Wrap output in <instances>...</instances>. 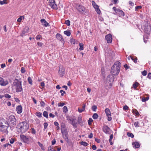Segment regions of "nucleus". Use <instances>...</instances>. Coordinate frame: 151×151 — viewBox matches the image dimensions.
<instances>
[{
  "mask_svg": "<svg viewBox=\"0 0 151 151\" xmlns=\"http://www.w3.org/2000/svg\"><path fill=\"white\" fill-rule=\"evenodd\" d=\"M121 67V63L119 61L116 62L111 67V73L114 76L118 75L120 72Z\"/></svg>",
  "mask_w": 151,
  "mask_h": 151,
  "instance_id": "obj_1",
  "label": "nucleus"
},
{
  "mask_svg": "<svg viewBox=\"0 0 151 151\" xmlns=\"http://www.w3.org/2000/svg\"><path fill=\"white\" fill-rule=\"evenodd\" d=\"M13 86L15 87V89L17 92L22 91V81L20 79H15L13 83Z\"/></svg>",
  "mask_w": 151,
  "mask_h": 151,
  "instance_id": "obj_2",
  "label": "nucleus"
},
{
  "mask_svg": "<svg viewBox=\"0 0 151 151\" xmlns=\"http://www.w3.org/2000/svg\"><path fill=\"white\" fill-rule=\"evenodd\" d=\"M20 132L22 133H25L29 129L28 124L26 122H23L20 123L18 126Z\"/></svg>",
  "mask_w": 151,
  "mask_h": 151,
  "instance_id": "obj_3",
  "label": "nucleus"
},
{
  "mask_svg": "<svg viewBox=\"0 0 151 151\" xmlns=\"http://www.w3.org/2000/svg\"><path fill=\"white\" fill-rule=\"evenodd\" d=\"M151 25L150 22L147 21H145L143 27L142 29H143L145 32L150 35L151 31Z\"/></svg>",
  "mask_w": 151,
  "mask_h": 151,
  "instance_id": "obj_4",
  "label": "nucleus"
},
{
  "mask_svg": "<svg viewBox=\"0 0 151 151\" xmlns=\"http://www.w3.org/2000/svg\"><path fill=\"white\" fill-rule=\"evenodd\" d=\"M8 122L10 127H14L16 124V119L13 115L10 116L8 118Z\"/></svg>",
  "mask_w": 151,
  "mask_h": 151,
  "instance_id": "obj_5",
  "label": "nucleus"
},
{
  "mask_svg": "<svg viewBox=\"0 0 151 151\" xmlns=\"http://www.w3.org/2000/svg\"><path fill=\"white\" fill-rule=\"evenodd\" d=\"M9 122L7 121L4 119L2 120L1 122H0V127L3 128V131H5L7 130V128L9 127H10Z\"/></svg>",
  "mask_w": 151,
  "mask_h": 151,
  "instance_id": "obj_6",
  "label": "nucleus"
},
{
  "mask_svg": "<svg viewBox=\"0 0 151 151\" xmlns=\"http://www.w3.org/2000/svg\"><path fill=\"white\" fill-rule=\"evenodd\" d=\"M20 138L22 141L27 144H29L30 143V139L31 138L30 136H26L22 134L20 135Z\"/></svg>",
  "mask_w": 151,
  "mask_h": 151,
  "instance_id": "obj_7",
  "label": "nucleus"
},
{
  "mask_svg": "<svg viewBox=\"0 0 151 151\" xmlns=\"http://www.w3.org/2000/svg\"><path fill=\"white\" fill-rule=\"evenodd\" d=\"M49 5L50 7L54 9H57V5L55 4V1L54 0H49Z\"/></svg>",
  "mask_w": 151,
  "mask_h": 151,
  "instance_id": "obj_8",
  "label": "nucleus"
},
{
  "mask_svg": "<svg viewBox=\"0 0 151 151\" xmlns=\"http://www.w3.org/2000/svg\"><path fill=\"white\" fill-rule=\"evenodd\" d=\"M76 8L79 12L82 14L85 12L86 9L85 8L81 5H77Z\"/></svg>",
  "mask_w": 151,
  "mask_h": 151,
  "instance_id": "obj_9",
  "label": "nucleus"
},
{
  "mask_svg": "<svg viewBox=\"0 0 151 151\" xmlns=\"http://www.w3.org/2000/svg\"><path fill=\"white\" fill-rule=\"evenodd\" d=\"M103 131L106 134H109L110 129L106 125L104 124L102 127Z\"/></svg>",
  "mask_w": 151,
  "mask_h": 151,
  "instance_id": "obj_10",
  "label": "nucleus"
},
{
  "mask_svg": "<svg viewBox=\"0 0 151 151\" xmlns=\"http://www.w3.org/2000/svg\"><path fill=\"white\" fill-rule=\"evenodd\" d=\"M106 40L107 41V42L110 43L112 42V35L109 34L106 35L105 36Z\"/></svg>",
  "mask_w": 151,
  "mask_h": 151,
  "instance_id": "obj_11",
  "label": "nucleus"
},
{
  "mask_svg": "<svg viewBox=\"0 0 151 151\" xmlns=\"http://www.w3.org/2000/svg\"><path fill=\"white\" fill-rule=\"evenodd\" d=\"M9 83L7 80L4 81V79L0 77V85L3 86H6Z\"/></svg>",
  "mask_w": 151,
  "mask_h": 151,
  "instance_id": "obj_12",
  "label": "nucleus"
},
{
  "mask_svg": "<svg viewBox=\"0 0 151 151\" xmlns=\"http://www.w3.org/2000/svg\"><path fill=\"white\" fill-rule=\"evenodd\" d=\"M59 74L61 77L63 76L65 73V69L64 68H60L58 71Z\"/></svg>",
  "mask_w": 151,
  "mask_h": 151,
  "instance_id": "obj_13",
  "label": "nucleus"
},
{
  "mask_svg": "<svg viewBox=\"0 0 151 151\" xmlns=\"http://www.w3.org/2000/svg\"><path fill=\"white\" fill-rule=\"evenodd\" d=\"M114 14H115L119 15L120 17L121 16L124 17V12L122 10L119 9L117 10L116 13H114Z\"/></svg>",
  "mask_w": 151,
  "mask_h": 151,
  "instance_id": "obj_14",
  "label": "nucleus"
},
{
  "mask_svg": "<svg viewBox=\"0 0 151 151\" xmlns=\"http://www.w3.org/2000/svg\"><path fill=\"white\" fill-rule=\"evenodd\" d=\"M57 38L62 42H64V40L60 34L58 33L56 35Z\"/></svg>",
  "mask_w": 151,
  "mask_h": 151,
  "instance_id": "obj_15",
  "label": "nucleus"
},
{
  "mask_svg": "<svg viewBox=\"0 0 151 151\" xmlns=\"http://www.w3.org/2000/svg\"><path fill=\"white\" fill-rule=\"evenodd\" d=\"M76 119H73L71 121V124L73 126V127L75 129L77 127V122L76 121Z\"/></svg>",
  "mask_w": 151,
  "mask_h": 151,
  "instance_id": "obj_16",
  "label": "nucleus"
},
{
  "mask_svg": "<svg viewBox=\"0 0 151 151\" xmlns=\"http://www.w3.org/2000/svg\"><path fill=\"white\" fill-rule=\"evenodd\" d=\"M64 131H63L62 130L61 131V133L62 134V136L63 138L65 139V138H66L68 137V132L65 131V130H64Z\"/></svg>",
  "mask_w": 151,
  "mask_h": 151,
  "instance_id": "obj_17",
  "label": "nucleus"
},
{
  "mask_svg": "<svg viewBox=\"0 0 151 151\" xmlns=\"http://www.w3.org/2000/svg\"><path fill=\"white\" fill-rule=\"evenodd\" d=\"M29 28L26 27L23 30L22 33L21 34V36L23 37L25 35V34L28 32Z\"/></svg>",
  "mask_w": 151,
  "mask_h": 151,
  "instance_id": "obj_18",
  "label": "nucleus"
},
{
  "mask_svg": "<svg viewBox=\"0 0 151 151\" xmlns=\"http://www.w3.org/2000/svg\"><path fill=\"white\" fill-rule=\"evenodd\" d=\"M16 110L18 114H20L22 112V106L21 105H19L17 106L16 108Z\"/></svg>",
  "mask_w": 151,
  "mask_h": 151,
  "instance_id": "obj_19",
  "label": "nucleus"
},
{
  "mask_svg": "<svg viewBox=\"0 0 151 151\" xmlns=\"http://www.w3.org/2000/svg\"><path fill=\"white\" fill-rule=\"evenodd\" d=\"M40 22L45 27L50 26L49 24L46 22L45 19H41L40 20Z\"/></svg>",
  "mask_w": 151,
  "mask_h": 151,
  "instance_id": "obj_20",
  "label": "nucleus"
},
{
  "mask_svg": "<svg viewBox=\"0 0 151 151\" xmlns=\"http://www.w3.org/2000/svg\"><path fill=\"white\" fill-rule=\"evenodd\" d=\"M132 145H134L133 147H134L135 148H138L140 147V144L137 142H133L132 143Z\"/></svg>",
  "mask_w": 151,
  "mask_h": 151,
  "instance_id": "obj_21",
  "label": "nucleus"
},
{
  "mask_svg": "<svg viewBox=\"0 0 151 151\" xmlns=\"http://www.w3.org/2000/svg\"><path fill=\"white\" fill-rule=\"evenodd\" d=\"M105 112L106 114V115L107 116H111V113L109 109V108H106L105 109Z\"/></svg>",
  "mask_w": 151,
  "mask_h": 151,
  "instance_id": "obj_22",
  "label": "nucleus"
},
{
  "mask_svg": "<svg viewBox=\"0 0 151 151\" xmlns=\"http://www.w3.org/2000/svg\"><path fill=\"white\" fill-rule=\"evenodd\" d=\"M140 85L139 83L137 82H135V83L133 84L132 86L133 88L135 90H138L139 89H137V87Z\"/></svg>",
  "mask_w": 151,
  "mask_h": 151,
  "instance_id": "obj_23",
  "label": "nucleus"
},
{
  "mask_svg": "<svg viewBox=\"0 0 151 151\" xmlns=\"http://www.w3.org/2000/svg\"><path fill=\"white\" fill-rule=\"evenodd\" d=\"M113 77V75H109L107 76V79H108V80L110 82L113 81L114 79Z\"/></svg>",
  "mask_w": 151,
  "mask_h": 151,
  "instance_id": "obj_24",
  "label": "nucleus"
},
{
  "mask_svg": "<svg viewBox=\"0 0 151 151\" xmlns=\"http://www.w3.org/2000/svg\"><path fill=\"white\" fill-rule=\"evenodd\" d=\"M64 33L68 36H69L71 35V33L69 30L65 31L64 32Z\"/></svg>",
  "mask_w": 151,
  "mask_h": 151,
  "instance_id": "obj_25",
  "label": "nucleus"
},
{
  "mask_svg": "<svg viewBox=\"0 0 151 151\" xmlns=\"http://www.w3.org/2000/svg\"><path fill=\"white\" fill-rule=\"evenodd\" d=\"M92 5L93 6V7L95 9H97L98 8V7H99V6L98 5H97L95 2L94 1H92Z\"/></svg>",
  "mask_w": 151,
  "mask_h": 151,
  "instance_id": "obj_26",
  "label": "nucleus"
},
{
  "mask_svg": "<svg viewBox=\"0 0 151 151\" xmlns=\"http://www.w3.org/2000/svg\"><path fill=\"white\" fill-rule=\"evenodd\" d=\"M131 59L135 63H137V58L135 56L134 57H131Z\"/></svg>",
  "mask_w": 151,
  "mask_h": 151,
  "instance_id": "obj_27",
  "label": "nucleus"
},
{
  "mask_svg": "<svg viewBox=\"0 0 151 151\" xmlns=\"http://www.w3.org/2000/svg\"><path fill=\"white\" fill-rule=\"evenodd\" d=\"M43 115L46 118L48 119V113L47 111H44L43 112Z\"/></svg>",
  "mask_w": 151,
  "mask_h": 151,
  "instance_id": "obj_28",
  "label": "nucleus"
},
{
  "mask_svg": "<svg viewBox=\"0 0 151 151\" xmlns=\"http://www.w3.org/2000/svg\"><path fill=\"white\" fill-rule=\"evenodd\" d=\"M48 151H56L53 148V146H49L48 147Z\"/></svg>",
  "mask_w": 151,
  "mask_h": 151,
  "instance_id": "obj_29",
  "label": "nucleus"
},
{
  "mask_svg": "<svg viewBox=\"0 0 151 151\" xmlns=\"http://www.w3.org/2000/svg\"><path fill=\"white\" fill-rule=\"evenodd\" d=\"M132 113L133 114H134L136 115V116H138L139 115L138 111L136 109L132 110Z\"/></svg>",
  "mask_w": 151,
  "mask_h": 151,
  "instance_id": "obj_30",
  "label": "nucleus"
},
{
  "mask_svg": "<svg viewBox=\"0 0 151 151\" xmlns=\"http://www.w3.org/2000/svg\"><path fill=\"white\" fill-rule=\"evenodd\" d=\"M36 114L39 118H41L42 117V114L40 112H37L36 113Z\"/></svg>",
  "mask_w": 151,
  "mask_h": 151,
  "instance_id": "obj_31",
  "label": "nucleus"
},
{
  "mask_svg": "<svg viewBox=\"0 0 151 151\" xmlns=\"http://www.w3.org/2000/svg\"><path fill=\"white\" fill-rule=\"evenodd\" d=\"M38 144L42 150H45V147L42 144L40 143V142H38Z\"/></svg>",
  "mask_w": 151,
  "mask_h": 151,
  "instance_id": "obj_32",
  "label": "nucleus"
},
{
  "mask_svg": "<svg viewBox=\"0 0 151 151\" xmlns=\"http://www.w3.org/2000/svg\"><path fill=\"white\" fill-rule=\"evenodd\" d=\"M99 116L97 114L94 113L92 116V117L94 119H97L98 117Z\"/></svg>",
  "mask_w": 151,
  "mask_h": 151,
  "instance_id": "obj_33",
  "label": "nucleus"
},
{
  "mask_svg": "<svg viewBox=\"0 0 151 151\" xmlns=\"http://www.w3.org/2000/svg\"><path fill=\"white\" fill-rule=\"evenodd\" d=\"M78 123L80 124L82 122V118L81 116H79L78 118Z\"/></svg>",
  "mask_w": 151,
  "mask_h": 151,
  "instance_id": "obj_34",
  "label": "nucleus"
},
{
  "mask_svg": "<svg viewBox=\"0 0 151 151\" xmlns=\"http://www.w3.org/2000/svg\"><path fill=\"white\" fill-rule=\"evenodd\" d=\"M27 80L29 84L32 85V81L30 77H28Z\"/></svg>",
  "mask_w": 151,
  "mask_h": 151,
  "instance_id": "obj_35",
  "label": "nucleus"
},
{
  "mask_svg": "<svg viewBox=\"0 0 151 151\" xmlns=\"http://www.w3.org/2000/svg\"><path fill=\"white\" fill-rule=\"evenodd\" d=\"M79 46H80L79 50H82L83 49V43H79Z\"/></svg>",
  "mask_w": 151,
  "mask_h": 151,
  "instance_id": "obj_36",
  "label": "nucleus"
},
{
  "mask_svg": "<svg viewBox=\"0 0 151 151\" xmlns=\"http://www.w3.org/2000/svg\"><path fill=\"white\" fill-rule=\"evenodd\" d=\"M80 144L81 145H83L85 147L87 146L88 145V143L87 142L83 141L81 142Z\"/></svg>",
  "mask_w": 151,
  "mask_h": 151,
  "instance_id": "obj_37",
  "label": "nucleus"
},
{
  "mask_svg": "<svg viewBox=\"0 0 151 151\" xmlns=\"http://www.w3.org/2000/svg\"><path fill=\"white\" fill-rule=\"evenodd\" d=\"M7 2L6 0H4L3 1H0V4L3 5L4 4H7Z\"/></svg>",
  "mask_w": 151,
  "mask_h": 151,
  "instance_id": "obj_38",
  "label": "nucleus"
},
{
  "mask_svg": "<svg viewBox=\"0 0 151 151\" xmlns=\"http://www.w3.org/2000/svg\"><path fill=\"white\" fill-rule=\"evenodd\" d=\"M127 135L128 137H131L132 138H133L134 137V135L132 133L129 132H128L127 133Z\"/></svg>",
  "mask_w": 151,
  "mask_h": 151,
  "instance_id": "obj_39",
  "label": "nucleus"
},
{
  "mask_svg": "<svg viewBox=\"0 0 151 151\" xmlns=\"http://www.w3.org/2000/svg\"><path fill=\"white\" fill-rule=\"evenodd\" d=\"M63 112L64 113H66L68 111L67 108L66 106H64L63 108Z\"/></svg>",
  "mask_w": 151,
  "mask_h": 151,
  "instance_id": "obj_40",
  "label": "nucleus"
},
{
  "mask_svg": "<svg viewBox=\"0 0 151 151\" xmlns=\"http://www.w3.org/2000/svg\"><path fill=\"white\" fill-rule=\"evenodd\" d=\"M65 24H66L68 26H69L70 25V21L69 20H66Z\"/></svg>",
  "mask_w": 151,
  "mask_h": 151,
  "instance_id": "obj_41",
  "label": "nucleus"
},
{
  "mask_svg": "<svg viewBox=\"0 0 151 151\" xmlns=\"http://www.w3.org/2000/svg\"><path fill=\"white\" fill-rule=\"evenodd\" d=\"M24 18V16H20L19 18L17 19V21L18 22H20L22 20V19Z\"/></svg>",
  "mask_w": 151,
  "mask_h": 151,
  "instance_id": "obj_42",
  "label": "nucleus"
},
{
  "mask_svg": "<svg viewBox=\"0 0 151 151\" xmlns=\"http://www.w3.org/2000/svg\"><path fill=\"white\" fill-rule=\"evenodd\" d=\"M93 121V119L91 118H90L88 120V123L89 125H91L92 124V122Z\"/></svg>",
  "mask_w": 151,
  "mask_h": 151,
  "instance_id": "obj_43",
  "label": "nucleus"
},
{
  "mask_svg": "<svg viewBox=\"0 0 151 151\" xmlns=\"http://www.w3.org/2000/svg\"><path fill=\"white\" fill-rule=\"evenodd\" d=\"M97 107L96 105H93L92 107V109L93 111H95L97 109Z\"/></svg>",
  "mask_w": 151,
  "mask_h": 151,
  "instance_id": "obj_44",
  "label": "nucleus"
},
{
  "mask_svg": "<svg viewBox=\"0 0 151 151\" xmlns=\"http://www.w3.org/2000/svg\"><path fill=\"white\" fill-rule=\"evenodd\" d=\"M36 131L34 128H31V133L33 134H36Z\"/></svg>",
  "mask_w": 151,
  "mask_h": 151,
  "instance_id": "obj_45",
  "label": "nucleus"
},
{
  "mask_svg": "<svg viewBox=\"0 0 151 151\" xmlns=\"http://www.w3.org/2000/svg\"><path fill=\"white\" fill-rule=\"evenodd\" d=\"M65 104L64 103H59L58 104V106H63Z\"/></svg>",
  "mask_w": 151,
  "mask_h": 151,
  "instance_id": "obj_46",
  "label": "nucleus"
},
{
  "mask_svg": "<svg viewBox=\"0 0 151 151\" xmlns=\"http://www.w3.org/2000/svg\"><path fill=\"white\" fill-rule=\"evenodd\" d=\"M147 74V71L146 70H144L142 72V74L143 76H146Z\"/></svg>",
  "mask_w": 151,
  "mask_h": 151,
  "instance_id": "obj_47",
  "label": "nucleus"
},
{
  "mask_svg": "<svg viewBox=\"0 0 151 151\" xmlns=\"http://www.w3.org/2000/svg\"><path fill=\"white\" fill-rule=\"evenodd\" d=\"M4 96L7 98L9 99L11 97L10 95L8 94H6L4 95Z\"/></svg>",
  "mask_w": 151,
  "mask_h": 151,
  "instance_id": "obj_48",
  "label": "nucleus"
},
{
  "mask_svg": "<svg viewBox=\"0 0 151 151\" xmlns=\"http://www.w3.org/2000/svg\"><path fill=\"white\" fill-rule=\"evenodd\" d=\"M40 104L41 107H44L45 105V103L43 101H42L40 103Z\"/></svg>",
  "mask_w": 151,
  "mask_h": 151,
  "instance_id": "obj_49",
  "label": "nucleus"
},
{
  "mask_svg": "<svg viewBox=\"0 0 151 151\" xmlns=\"http://www.w3.org/2000/svg\"><path fill=\"white\" fill-rule=\"evenodd\" d=\"M21 72L22 73H24L25 72L26 70L23 67H22L21 68Z\"/></svg>",
  "mask_w": 151,
  "mask_h": 151,
  "instance_id": "obj_50",
  "label": "nucleus"
},
{
  "mask_svg": "<svg viewBox=\"0 0 151 151\" xmlns=\"http://www.w3.org/2000/svg\"><path fill=\"white\" fill-rule=\"evenodd\" d=\"M142 7L141 6H138L135 7V10L136 11H137L138 9H141Z\"/></svg>",
  "mask_w": 151,
  "mask_h": 151,
  "instance_id": "obj_51",
  "label": "nucleus"
},
{
  "mask_svg": "<svg viewBox=\"0 0 151 151\" xmlns=\"http://www.w3.org/2000/svg\"><path fill=\"white\" fill-rule=\"evenodd\" d=\"M41 37H42V36L41 35H38L36 36V39L37 40H40V38Z\"/></svg>",
  "mask_w": 151,
  "mask_h": 151,
  "instance_id": "obj_52",
  "label": "nucleus"
},
{
  "mask_svg": "<svg viewBox=\"0 0 151 151\" xmlns=\"http://www.w3.org/2000/svg\"><path fill=\"white\" fill-rule=\"evenodd\" d=\"M95 9V10H96V12H97V13L99 14H100L101 13V11H100L99 7H98V8H97V9Z\"/></svg>",
  "mask_w": 151,
  "mask_h": 151,
  "instance_id": "obj_53",
  "label": "nucleus"
},
{
  "mask_svg": "<svg viewBox=\"0 0 151 151\" xmlns=\"http://www.w3.org/2000/svg\"><path fill=\"white\" fill-rule=\"evenodd\" d=\"M134 125L135 127H139V122H136L134 123Z\"/></svg>",
  "mask_w": 151,
  "mask_h": 151,
  "instance_id": "obj_54",
  "label": "nucleus"
},
{
  "mask_svg": "<svg viewBox=\"0 0 151 151\" xmlns=\"http://www.w3.org/2000/svg\"><path fill=\"white\" fill-rule=\"evenodd\" d=\"M37 45L39 47H41L42 46L43 44L40 42H38L37 43Z\"/></svg>",
  "mask_w": 151,
  "mask_h": 151,
  "instance_id": "obj_55",
  "label": "nucleus"
},
{
  "mask_svg": "<svg viewBox=\"0 0 151 151\" xmlns=\"http://www.w3.org/2000/svg\"><path fill=\"white\" fill-rule=\"evenodd\" d=\"M70 42L72 44H75V40L73 39H71L70 40Z\"/></svg>",
  "mask_w": 151,
  "mask_h": 151,
  "instance_id": "obj_56",
  "label": "nucleus"
},
{
  "mask_svg": "<svg viewBox=\"0 0 151 151\" xmlns=\"http://www.w3.org/2000/svg\"><path fill=\"white\" fill-rule=\"evenodd\" d=\"M48 126V124L47 123H44V128L45 129H46Z\"/></svg>",
  "mask_w": 151,
  "mask_h": 151,
  "instance_id": "obj_57",
  "label": "nucleus"
},
{
  "mask_svg": "<svg viewBox=\"0 0 151 151\" xmlns=\"http://www.w3.org/2000/svg\"><path fill=\"white\" fill-rule=\"evenodd\" d=\"M67 120L68 121V122H69V121L71 122V121L73 119L72 118H71L70 117V116H67Z\"/></svg>",
  "mask_w": 151,
  "mask_h": 151,
  "instance_id": "obj_58",
  "label": "nucleus"
},
{
  "mask_svg": "<svg viewBox=\"0 0 151 151\" xmlns=\"http://www.w3.org/2000/svg\"><path fill=\"white\" fill-rule=\"evenodd\" d=\"M123 109L124 110H127L128 109L129 107L127 106H125L123 107Z\"/></svg>",
  "mask_w": 151,
  "mask_h": 151,
  "instance_id": "obj_59",
  "label": "nucleus"
},
{
  "mask_svg": "<svg viewBox=\"0 0 151 151\" xmlns=\"http://www.w3.org/2000/svg\"><path fill=\"white\" fill-rule=\"evenodd\" d=\"M56 142L55 139H54L52 141V145H53L54 144H55V143Z\"/></svg>",
  "mask_w": 151,
  "mask_h": 151,
  "instance_id": "obj_60",
  "label": "nucleus"
},
{
  "mask_svg": "<svg viewBox=\"0 0 151 151\" xmlns=\"http://www.w3.org/2000/svg\"><path fill=\"white\" fill-rule=\"evenodd\" d=\"M92 149L93 150H96V145H93L92 146Z\"/></svg>",
  "mask_w": 151,
  "mask_h": 151,
  "instance_id": "obj_61",
  "label": "nucleus"
},
{
  "mask_svg": "<svg viewBox=\"0 0 151 151\" xmlns=\"http://www.w3.org/2000/svg\"><path fill=\"white\" fill-rule=\"evenodd\" d=\"M93 137V134L92 133H90V134H89L88 135V137L90 138H91Z\"/></svg>",
  "mask_w": 151,
  "mask_h": 151,
  "instance_id": "obj_62",
  "label": "nucleus"
},
{
  "mask_svg": "<svg viewBox=\"0 0 151 151\" xmlns=\"http://www.w3.org/2000/svg\"><path fill=\"white\" fill-rule=\"evenodd\" d=\"M147 77L150 79H151V73H149L147 75Z\"/></svg>",
  "mask_w": 151,
  "mask_h": 151,
  "instance_id": "obj_63",
  "label": "nucleus"
},
{
  "mask_svg": "<svg viewBox=\"0 0 151 151\" xmlns=\"http://www.w3.org/2000/svg\"><path fill=\"white\" fill-rule=\"evenodd\" d=\"M124 67L126 69H128L129 68V67L128 66L127 64H125L124 65Z\"/></svg>",
  "mask_w": 151,
  "mask_h": 151,
  "instance_id": "obj_64",
  "label": "nucleus"
}]
</instances>
